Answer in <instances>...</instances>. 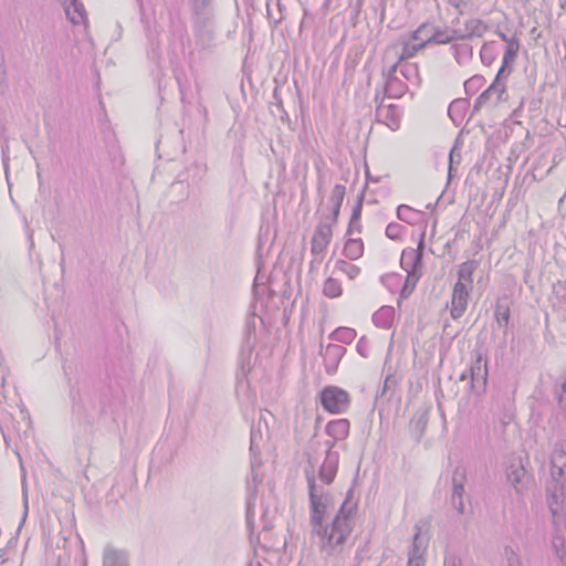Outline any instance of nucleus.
I'll use <instances>...</instances> for the list:
<instances>
[{"label": "nucleus", "instance_id": "nucleus-1", "mask_svg": "<svg viewBox=\"0 0 566 566\" xmlns=\"http://www.w3.org/2000/svg\"><path fill=\"white\" fill-rule=\"evenodd\" d=\"M306 481L312 537L316 539L324 559H339L354 528L357 503L350 499L349 491L332 521L328 522L327 517L334 511L333 495L324 485L317 484L315 476L308 472H306Z\"/></svg>", "mask_w": 566, "mask_h": 566}, {"label": "nucleus", "instance_id": "nucleus-2", "mask_svg": "<svg viewBox=\"0 0 566 566\" xmlns=\"http://www.w3.org/2000/svg\"><path fill=\"white\" fill-rule=\"evenodd\" d=\"M566 492V451L562 443H556L551 457V479L546 485L547 505L553 516L563 507Z\"/></svg>", "mask_w": 566, "mask_h": 566}, {"label": "nucleus", "instance_id": "nucleus-3", "mask_svg": "<svg viewBox=\"0 0 566 566\" xmlns=\"http://www.w3.org/2000/svg\"><path fill=\"white\" fill-rule=\"evenodd\" d=\"M262 433L259 428L252 426L250 437V453H251V474L247 481L248 500H247V523L250 525L254 515V505L256 496L258 483L262 482V476H259L258 469L261 467V448Z\"/></svg>", "mask_w": 566, "mask_h": 566}, {"label": "nucleus", "instance_id": "nucleus-4", "mask_svg": "<svg viewBox=\"0 0 566 566\" xmlns=\"http://www.w3.org/2000/svg\"><path fill=\"white\" fill-rule=\"evenodd\" d=\"M193 14V24L197 39L202 46L209 45L214 35L213 2L190 4Z\"/></svg>", "mask_w": 566, "mask_h": 566}, {"label": "nucleus", "instance_id": "nucleus-5", "mask_svg": "<svg viewBox=\"0 0 566 566\" xmlns=\"http://www.w3.org/2000/svg\"><path fill=\"white\" fill-rule=\"evenodd\" d=\"M429 527L430 523L427 520H420L415 525L412 543L407 552V566H426V554L429 545Z\"/></svg>", "mask_w": 566, "mask_h": 566}, {"label": "nucleus", "instance_id": "nucleus-6", "mask_svg": "<svg viewBox=\"0 0 566 566\" xmlns=\"http://www.w3.org/2000/svg\"><path fill=\"white\" fill-rule=\"evenodd\" d=\"M470 380V390L479 396L484 392L488 380L486 361H483L481 354H478L474 361L459 378L460 381Z\"/></svg>", "mask_w": 566, "mask_h": 566}, {"label": "nucleus", "instance_id": "nucleus-7", "mask_svg": "<svg viewBox=\"0 0 566 566\" xmlns=\"http://www.w3.org/2000/svg\"><path fill=\"white\" fill-rule=\"evenodd\" d=\"M323 408L331 413L345 412L350 402L349 394L336 386H327L319 394Z\"/></svg>", "mask_w": 566, "mask_h": 566}, {"label": "nucleus", "instance_id": "nucleus-8", "mask_svg": "<svg viewBox=\"0 0 566 566\" xmlns=\"http://www.w3.org/2000/svg\"><path fill=\"white\" fill-rule=\"evenodd\" d=\"M503 80L505 78L499 77V74H496L493 83L475 99L473 105L474 112H479L486 106H496L500 102L507 98Z\"/></svg>", "mask_w": 566, "mask_h": 566}, {"label": "nucleus", "instance_id": "nucleus-9", "mask_svg": "<svg viewBox=\"0 0 566 566\" xmlns=\"http://www.w3.org/2000/svg\"><path fill=\"white\" fill-rule=\"evenodd\" d=\"M467 481L465 469L458 465L453 470L452 474V489L450 494V504L459 513L464 514V483Z\"/></svg>", "mask_w": 566, "mask_h": 566}, {"label": "nucleus", "instance_id": "nucleus-10", "mask_svg": "<svg viewBox=\"0 0 566 566\" xmlns=\"http://www.w3.org/2000/svg\"><path fill=\"white\" fill-rule=\"evenodd\" d=\"M423 249L424 233H422L417 249L409 248L402 251L400 265L407 272V274L421 275Z\"/></svg>", "mask_w": 566, "mask_h": 566}, {"label": "nucleus", "instance_id": "nucleus-11", "mask_svg": "<svg viewBox=\"0 0 566 566\" xmlns=\"http://www.w3.org/2000/svg\"><path fill=\"white\" fill-rule=\"evenodd\" d=\"M431 31V27L423 23L421 24L417 30H415L411 34L412 40H423L426 45L431 43L437 44H448L451 43L453 40H459L457 30H440L433 28V32L428 35V38H423L422 33Z\"/></svg>", "mask_w": 566, "mask_h": 566}, {"label": "nucleus", "instance_id": "nucleus-12", "mask_svg": "<svg viewBox=\"0 0 566 566\" xmlns=\"http://www.w3.org/2000/svg\"><path fill=\"white\" fill-rule=\"evenodd\" d=\"M472 287L455 283L452 291L450 314L452 318H460L467 311L468 300Z\"/></svg>", "mask_w": 566, "mask_h": 566}, {"label": "nucleus", "instance_id": "nucleus-13", "mask_svg": "<svg viewBox=\"0 0 566 566\" xmlns=\"http://www.w3.org/2000/svg\"><path fill=\"white\" fill-rule=\"evenodd\" d=\"M332 235H333L332 224L321 222L316 227L313 238H312V241H311L312 254H314L316 256L323 254L331 242Z\"/></svg>", "mask_w": 566, "mask_h": 566}, {"label": "nucleus", "instance_id": "nucleus-14", "mask_svg": "<svg viewBox=\"0 0 566 566\" xmlns=\"http://www.w3.org/2000/svg\"><path fill=\"white\" fill-rule=\"evenodd\" d=\"M339 453L337 451H326L325 459L318 470V479L325 484L329 485L334 482L338 471Z\"/></svg>", "mask_w": 566, "mask_h": 566}, {"label": "nucleus", "instance_id": "nucleus-15", "mask_svg": "<svg viewBox=\"0 0 566 566\" xmlns=\"http://www.w3.org/2000/svg\"><path fill=\"white\" fill-rule=\"evenodd\" d=\"M346 348L338 344H328L321 349L327 374H334L337 370L342 357L345 355Z\"/></svg>", "mask_w": 566, "mask_h": 566}, {"label": "nucleus", "instance_id": "nucleus-16", "mask_svg": "<svg viewBox=\"0 0 566 566\" xmlns=\"http://www.w3.org/2000/svg\"><path fill=\"white\" fill-rule=\"evenodd\" d=\"M488 30L489 25L485 21L471 18L464 21L463 28L458 29L457 33L459 40H470L473 38H482Z\"/></svg>", "mask_w": 566, "mask_h": 566}, {"label": "nucleus", "instance_id": "nucleus-17", "mask_svg": "<svg viewBox=\"0 0 566 566\" xmlns=\"http://www.w3.org/2000/svg\"><path fill=\"white\" fill-rule=\"evenodd\" d=\"M376 117L391 130H397L400 127V112L394 104L379 105L376 109Z\"/></svg>", "mask_w": 566, "mask_h": 566}, {"label": "nucleus", "instance_id": "nucleus-18", "mask_svg": "<svg viewBox=\"0 0 566 566\" xmlns=\"http://www.w3.org/2000/svg\"><path fill=\"white\" fill-rule=\"evenodd\" d=\"M399 64H394L390 66L387 80L385 84V93L387 96L392 98L401 97L407 91V86L403 82H401L397 76L396 72L398 71Z\"/></svg>", "mask_w": 566, "mask_h": 566}, {"label": "nucleus", "instance_id": "nucleus-19", "mask_svg": "<svg viewBox=\"0 0 566 566\" xmlns=\"http://www.w3.org/2000/svg\"><path fill=\"white\" fill-rule=\"evenodd\" d=\"M520 51V40L514 39L510 40V44H507L505 49V53L502 60V65L497 72L499 77L507 78L512 72L511 64L515 61L517 53Z\"/></svg>", "mask_w": 566, "mask_h": 566}, {"label": "nucleus", "instance_id": "nucleus-20", "mask_svg": "<svg viewBox=\"0 0 566 566\" xmlns=\"http://www.w3.org/2000/svg\"><path fill=\"white\" fill-rule=\"evenodd\" d=\"M102 566H129L128 554L123 549L107 546L103 553Z\"/></svg>", "mask_w": 566, "mask_h": 566}, {"label": "nucleus", "instance_id": "nucleus-21", "mask_svg": "<svg viewBox=\"0 0 566 566\" xmlns=\"http://www.w3.org/2000/svg\"><path fill=\"white\" fill-rule=\"evenodd\" d=\"M350 423L347 419L332 420L326 424V433L334 440L343 441L348 437Z\"/></svg>", "mask_w": 566, "mask_h": 566}, {"label": "nucleus", "instance_id": "nucleus-22", "mask_svg": "<svg viewBox=\"0 0 566 566\" xmlns=\"http://www.w3.org/2000/svg\"><path fill=\"white\" fill-rule=\"evenodd\" d=\"M65 14L74 25L86 23L87 21L85 8L78 0H71L70 3L65 6Z\"/></svg>", "mask_w": 566, "mask_h": 566}, {"label": "nucleus", "instance_id": "nucleus-23", "mask_svg": "<svg viewBox=\"0 0 566 566\" xmlns=\"http://www.w3.org/2000/svg\"><path fill=\"white\" fill-rule=\"evenodd\" d=\"M507 480L517 493H522L526 485L527 473L522 465L511 467L507 472Z\"/></svg>", "mask_w": 566, "mask_h": 566}, {"label": "nucleus", "instance_id": "nucleus-24", "mask_svg": "<svg viewBox=\"0 0 566 566\" xmlns=\"http://www.w3.org/2000/svg\"><path fill=\"white\" fill-rule=\"evenodd\" d=\"M476 270L475 261H467L459 265L458 280L455 283H462L464 286H473V273Z\"/></svg>", "mask_w": 566, "mask_h": 566}, {"label": "nucleus", "instance_id": "nucleus-25", "mask_svg": "<svg viewBox=\"0 0 566 566\" xmlns=\"http://www.w3.org/2000/svg\"><path fill=\"white\" fill-rule=\"evenodd\" d=\"M510 304L507 298H501L497 300L494 317L500 328H507V325L510 323Z\"/></svg>", "mask_w": 566, "mask_h": 566}, {"label": "nucleus", "instance_id": "nucleus-26", "mask_svg": "<svg viewBox=\"0 0 566 566\" xmlns=\"http://www.w3.org/2000/svg\"><path fill=\"white\" fill-rule=\"evenodd\" d=\"M398 71L400 74L410 83L418 85L420 83L419 69L416 63L410 62H397Z\"/></svg>", "mask_w": 566, "mask_h": 566}, {"label": "nucleus", "instance_id": "nucleus-27", "mask_svg": "<svg viewBox=\"0 0 566 566\" xmlns=\"http://www.w3.org/2000/svg\"><path fill=\"white\" fill-rule=\"evenodd\" d=\"M392 319L394 308L391 306H382L373 315L374 324L381 328H389Z\"/></svg>", "mask_w": 566, "mask_h": 566}, {"label": "nucleus", "instance_id": "nucleus-28", "mask_svg": "<svg viewBox=\"0 0 566 566\" xmlns=\"http://www.w3.org/2000/svg\"><path fill=\"white\" fill-rule=\"evenodd\" d=\"M364 253V243L361 239H348L345 242L343 254L349 260H357Z\"/></svg>", "mask_w": 566, "mask_h": 566}, {"label": "nucleus", "instance_id": "nucleus-29", "mask_svg": "<svg viewBox=\"0 0 566 566\" xmlns=\"http://www.w3.org/2000/svg\"><path fill=\"white\" fill-rule=\"evenodd\" d=\"M428 419V412H420L415 415L410 421V431L418 440L423 436L426 431Z\"/></svg>", "mask_w": 566, "mask_h": 566}, {"label": "nucleus", "instance_id": "nucleus-30", "mask_svg": "<svg viewBox=\"0 0 566 566\" xmlns=\"http://www.w3.org/2000/svg\"><path fill=\"white\" fill-rule=\"evenodd\" d=\"M268 14L273 19L274 23H280L285 18V7L281 0H268Z\"/></svg>", "mask_w": 566, "mask_h": 566}, {"label": "nucleus", "instance_id": "nucleus-31", "mask_svg": "<svg viewBox=\"0 0 566 566\" xmlns=\"http://www.w3.org/2000/svg\"><path fill=\"white\" fill-rule=\"evenodd\" d=\"M335 271L346 275L349 280H355L360 274V268L346 260H337Z\"/></svg>", "mask_w": 566, "mask_h": 566}, {"label": "nucleus", "instance_id": "nucleus-32", "mask_svg": "<svg viewBox=\"0 0 566 566\" xmlns=\"http://www.w3.org/2000/svg\"><path fill=\"white\" fill-rule=\"evenodd\" d=\"M329 337L343 344H350L356 337V331L350 327H338Z\"/></svg>", "mask_w": 566, "mask_h": 566}, {"label": "nucleus", "instance_id": "nucleus-33", "mask_svg": "<svg viewBox=\"0 0 566 566\" xmlns=\"http://www.w3.org/2000/svg\"><path fill=\"white\" fill-rule=\"evenodd\" d=\"M343 293L342 285L338 280L334 277H328L325 280L323 285V294L326 297L335 298L340 296Z\"/></svg>", "mask_w": 566, "mask_h": 566}, {"label": "nucleus", "instance_id": "nucleus-34", "mask_svg": "<svg viewBox=\"0 0 566 566\" xmlns=\"http://www.w3.org/2000/svg\"><path fill=\"white\" fill-rule=\"evenodd\" d=\"M415 41L417 43H403L402 51L399 55L398 62H406V60L412 57L418 51L427 46L423 40Z\"/></svg>", "mask_w": 566, "mask_h": 566}, {"label": "nucleus", "instance_id": "nucleus-35", "mask_svg": "<svg viewBox=\"0 0 566 566\" xmlns=\"http://www.w3.org/2000/svg\"><path fill=\"white\" fill-rule=\"evenodd\" d=\"M361 209H363V197L359 199V201L353 208L350 221H349L348 229H347V235H352L354 233V224H356V223H357V232L361 231V224H360Z\"/></svg>", "mask_w": 566, "mask_h": 566}, {"label": "nucleus", "instance_id": "nucleus-36", "mask_svg": "<svg viewBox=\"0 0 566 566\" xmlns=\"http://www.w3.org/2000/svg\"><path fill=\"white\" fill-rule=\"evenodd\" d=\"M421 275H416V274H407V277H406V281H405V284L400 291V294H399V301H398V305H400L401 301L403 298H408L410 296V294L413 292V290L416 289V285L419 281Z\"/></svg>", "mask_w": 566, "mask_h": 566}, {"label": "nucleus", "instance_id": "nucleus-37", "mask_svg": "<svg viewBox=\"0 0 566 566\" xmlns=\"http://www.w3.org/2000/svg\"><path fill=\"white\" fill-rule=\"evenodd\" d=\"M495 42H485L480 51V57L484 65H491L495 60L494 53Z\"/></svg>", "mask_w": 566, "mask_h": 566}, {"label": "nucleus", "instance_id": "nucleus-38", "mask_svg": "<svg viewBox=\"0 0 566 566\" xmlns=\"http://www.w3.org/2000/svg\"><path fill=\"white\" fill-rule=\"evenodd\" d=\"M485 83L482 75H474L464 82V90L468 95L475 94Z\"/></svg>", "mask_w": 566, "mask_h": 566}, {"label": "nucleus", "instance_id": "nucleus-39", "mask_svg": "<svg viewBox=\"0 0 566 566\" xmlns=\"http://www.w3.org/2000/svg\"><path fill=\"white\" fill-rule=\"evenodd\" d=\"M465 104L464 99H455L453 101L448 108V114L450 118L455 123L458 119L462 117V109Z\"/></svg>", "mask_w": 566, "mask_h": 566}, {"label": "nucleus", "instance_id": "nucleus-40", "mask_svg": "<svg viewBox=\"0 0 566 566\" xmlns=\"http://www.w3.org/2000/svg\"><path fill=\"white\" fill-rule=\"evenodd\" d=\"M503 554L507 566H524L518 553L512 546H505Z\"/></svg>", "mask_w": 566, "mask_h": 566}, {"label": "nucleus", "instance_id": "nucleus-41", "mask_svg": "<svg viewBox=\"0 0 566 566\" xmlns=\"http://www.w3.org/2000/svg\"><path fill=\"white\" fill-rule=\"evenodd\" d=\"M452 49L454 51V57L460 64L462 63V59L465 60L472 57L473 50L472 46L468 44L453 45Z\"/></svg>", "mask_w": 566, "mask_h": 566}, {"label": "nucleus", "instance_id": "nucleus-42", "mask_svg": "<svg viewBox=\"0 0 566 566\" xmlns=\"http://www.w3.org/2000/svg\"><path fill=\"white\" fill-rule=\"evenodd\" d=\"M345 193H346V188H345V186H343V185H336V186L333 188L332 196H331V200H332V202H333V206L342 207V203H343V200H344Z\"/></svg>", "mask_w": 566, "mask_h": 566}, {"label": "nucleus", "instance_id": "nucleus-43", "mask_svg": "<svg viewBox=\"0 0 566 566\" xmlns=\"http://www.w3.org/2000/svg\"><path fill=\"white\" fill-rule=\"evenodd\" d=\"M564 543H565L564 537H560V536L553 537L552 544L555 549V555L562 562H564V559L566 558V551L564 547Z\"/></svg>", "mask_w": 566, "mask_h": 566}, {"label": "nucleus", "instance_id": "nucleus-44", "mask_svg": "<svg viewBox=\"0 0 566 566\" xmlns=\"http://www.w3.org/2000/svg\"><path fill=\"white\" fill-rule=\"evenodd\" d=\"M415 211L407 205H400L398 208H397V217L398 219H400L401 221H405L407 223H411L412 222V216H413Z\"/></svg>", "mask_w": 566, "mask_h": 566}, {"label": "nucleus", "instance_id": "nucleus-45", "mask_svg": "<svg viewBox=\"0 0 566 566\" xmlns=\"http://www.w3.org/2000/svg\"><path fill=\"white\" fill-rule=\"evenodd\" d=\"M556 396L559 409L566 412V378H564L560 385L556 388Z\"/></svg>", "mask_w": 566, "mask_h": 566}, {"label": "nucleus", "instance_id": "nucleus-46", "mask_svg": "<svg viewBox=\"0 0 566 566\" xmlns=\"http://www.w3.org/2000/svg\"><path fill=\"white\" fill-rule=\"evenodd\" d=\"M460 161H461V153H460V150L457 149V147H453L449 154V177L452 176L454 166L459 165Z\"/></svg>", "mask_w": 566, "mask_h": 566}, {"label": "nucleus", "instance_id": "nucleus-47", "mask_svg": "<svg viewBox=\"0 0 566 566\" xmlns=\"http://www.w3.org/2000/svg\"><path fill=\"white\" fill-rule=\"evenodd\" d=\"M356 350L361 357L366 358L369 356V342L365 336L360 337L359 340L357 342Z\"/></svg>", "mask_w": 566, "mask_h": 566}, {"label": "nucleus", "instance_id": "nucleus-48", "mask_svg": "<svg viewBox=\"0 0 566 566\" xmlns=\"http://www.w3.org/2000/svg\"><path fill=\"white\" fill-rule=\"evenodd\" d=\"M401 226L398 223H389L386 228V235L389 239L397 240L401 234Z\"/></svg>", "mask_w": 566, "mask_h": 566}, {"label": "nucleus", "instance_id": "nucleus-49", "mask_svg": "<svg viewBox=\"0 0 566 566\" xmlns=\"http://www.w3.org/2000/svg\"><path fill=\"white\" fill-rule=\"evenodd\" d=\"M448 3L462 14L464 8L468 6V0H448Z\"/></svg>", "mask_w": 566, "mask_h": 566}, {"label": "nucleus", "instance_id": "nucleus-50", "mask_svg": "<svg viewBox=\"0 0 566 566\" xmlns=\"http://www.w3.org/2000/svg\"><path fill=\"white\" fill-rule=\"evenodd\" d=\"M365 554H366L365 548L357 549L356 555H355L356 566H359V564L361 563V560L365 557Z\"/></svg>", "mask_w": 566, "mask_h": 566}, {"label": "nucleus", "instance_id": "nucleus-51", "mask_svg": "<svg viewBox=\"0 0 566 566\" xmlns=\"http://www.w3.org/2000/svg\"><path fill=\"white\" fill-rule=\"evenodd\" d=\"M497 34V36L503 40L504 42H506L507 44H510V40H514V39H518L517 36H512V38H509L504 32H502L501 30H496L495 32Z\"/></svg>", "mask_w": 566, "mask_h": 566}, {"label": "nucleus", "instance_id": "nucleus-52", "mask_svg": "<svg viewBox=\"0 0 566 566\" xmlns=\"http://www.w3.org/2000/svg\"><path fill=\"white\" fill-rule=\"evenodd\" d=\"M4 76H6L4 59L0 54V83L3 82Z\"/></svg>", "mask_w": 566, "mask_h": 566}, {"label": "nucleus", "instance_id": "nucleus-53", "mask_svg": "<svg viewBox=\"0 0 566 566\" xmlns=\"http://www.w3.org/2000/svg\"><path fill=\"white\" fill-rule=\"evenodd\" d=\"M444 566H462V563L460 559L452 557L444 560Z\"/></svg>", "mask_w": 566, "mask_h": 566}, {"label": "nucleus", "instance_id": "nucleus-54", "mask_svg": "<svg viewBox=\"0 0 566 566\" xmlns=\"http://www.w3.org/2000/svg\"><path fill=\"white\" fill-rule=\"evenodd\" d=\"M395 385H396V380L392 377L388 376L384 382V391H386L387 389H389L391 386H395Z\"/></svg>", "mask_w": 566, "mask_h": 566}, {"label": "nucleus", "instance_id": "nucleus-55", "mask_svg": "<svg viewBox=\"0 0 566 566\" xmlns=\"http://www.w3.org/2000/svg\"><path fill=\"white\" fill-rule=\"evenodd\" d=\"M339 211H340V207L338 206H333V216H332V226L333 223H336L337 222V219H338V216H339Z\"/></svg>", "mask_w": 566, "mask_h": 566}, {"label": "nucleus", "instance_id": "nucleus-56", "mask_svg": "<svg viewBox=\"0 0 566 566\" xmlns=\"http://www.w3.org/2000/svg\"><path fill=\"white\" fill-rule=\"evenodd\" d=\"M7 151H8V145L6 144V146L2 148V160H3V165L6 167H7V161L9 160Z\"/></svg>", "mask_w": 566, "mask_h": 566}, {"label": "nucleus", "instance_id": "nucleus-57", "mask_svg": "<svg viewBox=\"0 0 566 566\" xmlns=\"http://www.w3.org/2000/svg\"><path fill=\"white\" fill-rule=\"evenodd\" d=\"M337 440H327L325 442V446L327 447V451H334L333 448L335 447V443H336Z\"/></svg>", "mask_w": 566, "mask_h": 566}, {"label": "nucleus", "instance_id": "nucleus-58", "mask_svg": "<svg viewBox=\"0 0 566 566\" xmlns=\"http://www.w3.org/2000/svg\"><path fill=\"white\" fill-rule=\"evenodd\" d=\"M190 4L193 3H201L205 4V2H213V0H189Z\"/></svg>", "mask_w": 566, "mask_h": 566}, {"label": "nucleus", "instance_id": "nucleus-59", "mask_svg": "<svg viewBox=\"0 0 566 566\" xmlns=\"http://www.w3.org/2000/svg\"><path fill=\"white\" fill-rule=\"evenodd\" d=\"M273 96L277 101L279 106H281L282 105V101L279 99V94H277V90L276 88L274 90Z\"/></svg>", "mask_w": 566, "mask_h": 566}, {"label": "nucleus", "instance_id": "nucleus-60", "mask_svg": "<svg viewBox=\"0 0 566 566\" xmlns=\"http://www.w3.org/2000/svg\"><path fill=\"white\" fill-rule=\"evenodd\" d=\"M433 32V27H431V31L422 33V36L426 39L428 35H430Z\"/></svg>", "mask_w": 566, "mask_h": 566}, {"label": "nucleus", "instance_id": "nucleus-61", "mask_svg": "<svg viewBox=\"0 0 566 566\" xmlns=\"http://www.w3.org/2000/svg\"><path fill=\"white\" fill-rule=\"evenodd\" d=\"M52 69H54V70H56V71H57V66H56V64H55V65H52V66L50 67V71H51Z\"/></svg>", "mask_w": 566, "mask_h": 566}, {"label": "nucleus", "instance_id": "nucleus-62", "mask_svg": "<svg viewBox=\"0 0 566 566\" xmlns=\"http://www.w3.org/2000/svg\"><path fill=\"white\" fill-rule=\"evenodd\" d=\"M355 231L357 232V223H356V224H354V232H355Z\"/></svg>", "mask_w": 566, "mask_h": 566}]
</instances>
